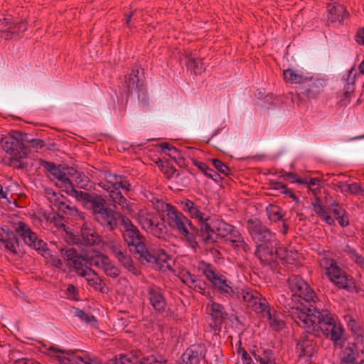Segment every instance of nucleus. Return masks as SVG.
<instances>
[{
    "label": "nucleus",
    "instance_id": "nucleus-28",
    "mask_svg": "<svg viewBox=\"0 0 364 364\" xmlns=\"http://www.w3.org/2000/svg\"><path fill=\"white\" fill-rule=\"evenodd\" d=\"M278 245L276 247H274V249L275 248V252L274 253L273 252L274 256V260L270 263H264V264L272 266V263L275 262L277 257L282 260L284 264H291L294 261V254L292 251H289L286 247Z\"/></svg>",
    "mask_w": 364,
    "mask_h": 364
},
{
    "label": "nucleus",
    "instance_id": "nucleus-51",
    "mask_svg": "<svg viewBox=\"0 0 364 364\" xmlns=\"http://www.w3.org/2000/svg\"><path fill=\"white\" fill-rule=\"evenodd\" d=\"M363 191H364V189L360 187V186L356 183H353L351 184H349L348 187V192L352 194H360L363 193Z\"/></svg>",
    "mask_w": 364,
    "mask_h": 364
},
{
    "label": "nucleus",
    "instance_id": "nucleus-32",
    "mask_svg": "<svg viewBox=\"0 0 364 364\" xmlns=\"http://www.w3.org/2000/svg\"><path fill=\"white\" fill-rule=\"evenodd\" d=\"M314 212L323 219L328 225H335L334 219L328 214L326 206L321 203L319 198L316 197L314 202L312 203Z\"/></svg>",
    "mask_w": 364,
    "mask_h": 364
},
{
    "label": "nucleus",
    "instance_id": "nucleus-5",
    "mask_svg": "<svg viewBox=\"0 0 364 364\" xmlns=\"http://www.w3.org/2000/svg\"><path fill=\"white\" fill-rule=\"evenodd\" d=\"M198 269L211 282L213 287L227 298L244 302L243 293L245 291H254L250 288H235L231 281L218 272L212 264L204 261L198 262Z\"/></svg>",
    "mask_w": 364,
    "mask_h": 364
},
{
    "label": "nucleus",
    "instance_id": "nucleus-19",
    "mask_svg": "<svg viewBox=\"0 0 364 364\" xmlns=\"http://www.w3.org/2000/svg\"><path fill=\"white\" fill-rule=\"evenodd\" d=\"M147 297L152 309L159 314H163L167 309V300L164 290L154 284L146 288Z\"/></svg>",
    "mask_w": 364,
    "mask_h": 364
},
{
    "label": "nucleus",
    "instance_id": "nucleus-21",
    "mask_svg": "<svg viewBox=\"0 0 364 364\" xmlns=\"http://www.w3.org/2000/svg\"><path fill=\"white\" fill-rule=\"evenodd\" d=\"M323 81L311 76L308 83L299 86L298 88V96L303 95L308 99H316L323 90Z\"/></svg>",
    "mask_w": 364,
    "mask_h": 364
},
{
    "label": "nucleus",
    "instance_id": "nucleus-16",
    "mask_svg": "<svg viewBox=\"0 0 364 364\" xmlns=\"http://www.w3.org/2000/svg\"><path fill=\"white\" fill-rule=\"evenodd\" d=\"M89 265L100 269L109 277L117 278L121 273L117 265L105 255L99 252H93L88 257Z\"/></svg>",
    "mask_w": 364,
    "mask_h": 364
},
{
    "label": "nucleus",
    "instance_id": "nucleus-3",
    "mask_svg": "<svg viewBox=\"0 0 364 364\" xmlns=\"http://www.w3.org/2000/svg\"><path fill=\"white\" fill-rule=\"evenodd\" d=\"M65 192L75 198L77 200L81 202L87 208L90 209L95 220L103 227L112 230L117 226V221L115 218V213L112 210L105 207L104 199L99 198L96 195L77 191L74 188L73 183Z\"/></svg>",
    "mask_w": 364,
    "mask_h": 364
},
{
    "label": "nucleus",
    "instance_id": "nucleus-14",
    "mask_svg": "<svg viewBox=\"0 0 364 364\" xmlns=\"http://www.w3.org/2000/svg\"><path fill=\"white\" fill-rule=\"evenodd\" d=\"M15 233L25 245L41 252L47 250L46 243L23 222H18L14 229Z\"/></svg>",
    "mask_w": 364,
    "mask_h": 364
},
{
    "label": "nucleus",
    "instance_id": "nucleus-37",
    "mask_svg": "<svg viewBox=\"0 0 364 364\" xmlns=\"http://www.w3.org/2000/svg\"><path fill=\"white\" fill-rule=\"evenodd\" d=\"M7 27L6 29L9 32L15 33L18 31H25L26 29V26L23 23H12L10 22V19L7 18H0V30Z\"/></svg>",
    "mask_w": 364,
    "mask_h": 364
},
{
    "label": "nucleus",
    "instance_id": "nucleus-41",
    "mask_svg": "<svg viewBox=\"0 0 364 364\" xmlns=\"http://www.w3.org/2000/svg\"><path fill=\"white\" fill-rule=\"evenodd\" d=\"M74 314L76 317L79 318L80 321L85 323L89 324L91 326H96L97 321L94 316L87 314L84 311L77 308L75 309Z\"/></svg>",
    "mask_w": 364,
    "mask_h": 364
},
{
    "label": "nucleus",
    "instance_id": "nucleus-15",
    "mask_svg": "<svg viewBox=\"0 0 364 364\" xmlns=\"http://www.w3.org/2000/svg\"><path fill=\"white\" fill-rule=\"evenodd\" d=\"M139 259L143 262L144 261L151 264L155 269L160 270H166L171 267L170 262L171 261L169 256L161 249L146 248L139 256Z\"/></svg>",
    "mask_w": 364,
    "mask_h": 364
},
{
    "label": "nucleus",
    "instance_id": "nucleus-11",
    "mask_svg": "<svg viewBox=\"0 0 364 364\" xmlns=\"http://www.w3.org/2000/svg\"><path fill=\"white\" fill-rule=\"evenodd\" d=\"M320 265L325 269L328 279L338 288L348 290L354 287L352 277L347 275L334 259L323 257L321 259Z\"/></svg>",
    "mask_w": 364,
    "mask_h": 364
},
{
    "label": "nucleus",
    "instance_id": "nucleus-40",
    "mask_svg": "<svg viewBox=\"0 0 364 364\" xmlns=\"http://www.w3.org/2000/svg\"><path fill=\"white\" fill-rule=\"evenodd\" d=\"M104 248L105 250L113 254L115 258L125 250L119 241L113 240L105 242Z\"/></svg>",
    "mask_w": 364,
    "mask_h": 364
},
{
    "label": "nucleus",
    "instance_id": "nucleus-43",
    "mask_svg": "<svg viewBox=\"0 0 364 364\" xmlns=\"http://www.w3.org/2000/svg\"><path fill=\"white\" fill-rule=\"evenodd\" d=\"M296 350L300 353V356H311L313 348L309 343L306 341H300L296 345Z\"/></svg>",
    "mask_w": 364,
    "mask_h": 364
},
{
    "label": "nucleus",
    "instance_id": "nucleus-30",
    "mask_svg": "<svg viewBox=\"0 0 364 364\" xmlns=\"http://www.w3.org/2000/svg\"><path fill=\"white\" fill-rule=\"evenodd\" d=\"M341 364H364V358H359L353 347H345L341 354Z\"/></svg>",
    "mask_w": 364,
    "mask_h": 364
},
{
    "label": "nucleus",
    "instance_id": "nucleus-56",
    "mask_svg": "<svg viewBox=\"0 0 364 364\" xmlns=\"http://www.w3.org/2000/svg\"><path fill=\"white\" fill-rule=\"evenodd\" d=\"M351 259L363 270H364V257L363 256L357 253L356 256H355V257H353Z\"/></svg>",
    "mask_w": 364,
    "mask_h": 364
},
{
    "label": "nucleus",
    "instance_id": "nucleus-54",
    "mask_svg": "<svg viewBox=\"0 0 364 364\" xmlns=\"http://www.w3.org/2000/svg\"><path fill=\"white\" fill-rule=\"evenodd\" d=\"M284 177L285 179H292L294 181L299 184H301V183H306V181H302V178H299L296 174L293 173H286L284 175Z\"/></svg>",
    "mask_w": 364,
    "mask_h": 364
},
{
    "label": "nucleus",
    "instance_id": "nucleus-60",
    "mask_svg": "<svg viewBox=\"0 0 364 364\" xmlns=\"http://www.w3.org/2000/svg\"><path fill=\"white\" fill-rule=\"evenodd\" d=\"M194 164L199 168V170L201 171V172L203 173L204 175L209 168L205 163L200 161H195Z\"/></svg>",
    "mask_w": 364,
    "mask_h": 364
},
{
    "label": "nucleus",
    "instance_id": "nucleus-31",
    "mask_svg": "<svg viewBox=\"0 0 364 364\" xmlns=\"http://www.w3.org/2000/svg\"><path fill=\"white\" fill-rule=\"evenodd\" d=\"M157 215L154 213L141 210L138 214L137 219L142 229L149 232L154 223L157 222Z\"/></svg>",
    "mask_w": 364,
    "mask_h": 364
},
{
    "label": "nucleus",
    "instance_id": "nucleus-33",
    "mask_svg": "<svg viewBox=\"0 0 364 364\" xmlns=\"http://www.w3.org/2000/svg\"><path fill=\"white\" fill-rule=\"evenodd\" d=\"M139 69L133 68L127 77H126V86L129 92L139 90L142 85L139 77Z\"/></svg>",
    "mask_w": 364,
    "mask_h": 364
},
{
    "label": "nucleus",
    "instance_id": "nucleus-53",
    "mask_svg": "<svg viewBox=\"0 0 364 364\" xmlns=\"http://www.w3.org/2000/svg\"><path fill=\"white\" fill-rule=\"evenodd\" d=\"M205 176L210 178L215 182H219L222 179L220 176L215 171L210 168H208L206 173H205Z\"/></svg>",
    "mask_w": 364,
    "mask_h": 364
},
{
    "label": "nucleus",
    "instance_id": "nucleus-12",
    "mask_svg": "<svg viewBox=\"0 0 364 364\" xmlns=\"http://www.w3.org/2000/svg\"><path fill=\"white\" fill-rule=\"evenodd\" d=\"M1 146L10 156L13 161L19 162L27 155L26 149L22 141L21 133L14 132L12 134L1 138Z\"/></svg>",
    "mask_w": 364,
    "mask_h": 364
},
{
    "label": "nucleus",
    "instance_id": "nucleus-23",
    "mask_svg": "<svg viewBox=\"0 0 364 364\" xmlns=\"http://www.w3.org/2000/svg\"><path fill=\"white\" fill-rule=\"evenodd\" d=\"M284 80L291 84L305 85L311 80V75L303 69L288 68L283 71Z\"/></svg>",
    "mask_w": 364,
    "mask_h": 364
},
{
    "label": "nucleus",
    "instance_id": "nucleus-13",
    "mask_svg": "<svg viewBox=\"0 0 364 364\" xmlns=\"http://www.w3.org/2000/svg\"><path fill=\"white\" fill-rule=\"evenodd\" d=\"M48 354L56 357L60 364H75L77 361L84 364H102L95 356L86 353L83 357L74 355L72 350H63L55 346L48 349Z\"/></svg>",
    "mask_w": 364,
    "mask_h": 364
},
{
    "label": "nucleus",
    "instance_id": "nucleus-50",
    "mask_svg": "<svg viewBox=\"0 0 364 364\" xmlns=\"http://www.w3.org/2000/svg\"><path fill=\"white\" fill-rule=\"evenodd\" d=\"M134 364H163V363L161 360H158L155 356L150 355L136 360Z\"/></svg>",
    "mask_w": 364,
    "mask_h": 364
},
{
    "label": "nucleus",
    "instance_id": "nucleus-6",
    "mask_svg": "<svg viewBox=\"0 0 364 364\" xmlns=\"http://www.w3.org/2000/svg\"><path fill=\"white\" fill-rule=\"evenodd\" d=\"M164 210L166 213V222L168 226L177 231L181 237L187 242L189 247L196 250L198 247V243L196 240V235L195 234L196 228L192 222L171 204L166 203Z\"/></svg>",
    "mask_w": 364,
    "mask_h": 364
},
{
    "label": "nucleus",
    "instance_id": "nucleus-44",
    "mask_svg": "<svg viewBox=\"0 0 364 364\" xmlns=\"http://www.w3.org/2000/svg\"><path fill=\"white\" fill-rule=\"evenodd\" d=\"M353 91L352 86L348 85L346 90L343 92V93L339 96V105L340 106H346L350 101V94Z\"/></svg>",
    "mask_w": 364,
    "mask_h": 364
},
{
    "label": "nucleus",
    "instance_id": "nucleus-18",
    "mask_svg": "<svg viewBox=\"0 0 364 364\" xmlns=\"http://www.w3.org/2000/svg\"><path fill=\"white\" fill-rule=\"evenodd\" d=\"M42 166L46 169L50 179L55 182V185L62 188L64 191L73 183L70 178L54 163L49 161H42Z\"/></svg>",
    "mask_w": 364,
    "mask_h": 364
},
{
    "label": "nucleus",
    "instance_id": "nucleus-64",
    "mask_svg": "<svg viewBox=\"0 0 364 364\" xmlns=\"http://www.w3.org/2000/svg\"><path fill=\"white\" fill-rule=\"evenodd\" d=\"M63 264L62 262L60 259H58L55 262V266L57 267L60 268L62 267Z\"/></svg>",
    "mask_w": 364,
    "mask_h": 364
},
{
    "label": "nucleus",
    "instance_id": "nucleus-52",
    "mask_svg": "<svg viewBox=\"0 0 364 364\" xmlns=\"http://www.w3.org/2000/svg\"><path fill=\"white\" fill-rule=\"evenodd\" d=\"M77 294V288L73 284H69L66 289L67 296L70 299H75Z\"/></svg>",
    "mask_w": 364,
    "mask_h": 364
},
{
    "label": "nucleus",
    "instance_id": "nucleus-7",
    "mask_svg": "<svg viewBox=\"0 0 364 364\" xmlns=\"http://www.w3.org/2000/svg\"><path fill=\"white\" fill-rule=\"evenodd\" d=\"M244 304L247 308L260 314L264 318L269 321L270 327L274 331L283 328L284 323L280 316L271 309L267 299L257 291H245L243 293Z\"/></svg>",
    "mask_w": 364,
    "mask_h": 364
},
{
    "label": "nucleus",
    "instance_id": "nucleus-35",
    "mask_svg": "<svg viewBox=\"0 0 364 364\" xmlns=\"http://www.w3.org/2000/svg\"><path fill=\"white\" fill-rule=\"evenodd\" d=\"M187 58V66L195 74H200L205 70V67L202 60L196 58L195 55L190 54Z\"/></svg>",
    "mask_w": 364,
    "mask_h": 364
},
{
    "label": "nucleus",
    "instance_id": "nucleus-29",
    "mask_svg": "<svg viewBox=\"0 0 364 364\" xmlns=\"http://www.w3.org/2000/svg\"><path fill=\"white\" fill-rule=\"evenodd\" d=\"M116 259L123 267L134 275L138 276L141 274L139 269L133 261L132 257L127 253L126 250L117 256Z\"/></svg>",
    "mask_w": 364,
    "mask_h": 364
},
{
    "label": "nucleus",
    "instance_id": "nucleus-39",
    "mask_svg": "<svg viewBox=\"0 0 364 364\" xmlns=\"http://www.w3.org/2000/svg\"><path fill=\"white\" fill-rule=\"evenodd\" d=\"M167 228L164 222H159L157 218V222L154 223L153 226L149 231V233L153 235L158 238L164 239L167 235Z\"/></svg>",
    "mask_w": 364,
    "mask_h": 364
},
{
    "label": "nucleus",
    "instance_id": "nucleus-47",
    "mask_svg": "<svg viewBox=\"0 0 364 364\" xmlns=\"http://www.w3.org/2000/svg\"><path fill=\"white\" fill-rule=\"evenodd\" d=\"M269 218L274 221L282 220L283 215L277 206H272L268 210Z\"/></svg>",
    "mask_w": 364,
    "mask_h": 364
},
{
    "label": "nucleus",
    "instance_id": "nucleus-38",
    "mask_svg": "<svg viewBox=\"0 0 364 364\" xmlns=\"http://www.w3.org/2000/svg\"><path fill=\"white\" fill-rule=\"evenodd\" d=\"M160 146L162 151L175 160L177 164H181V160L183 159V157L181 152L176 147L171 146L168 143H162Z\"/></svg>",
    "mask_w": 364,
    "mask_h": 364
},
{
    "label": "nucleus",
    "instance_id": "nucleus-26",
    "mask_svg": "<svg viewBox=\"0 0 364 364\" xmlns=\"http://www.w3.org/2000/svg\"><path fill=\"white\" fill-rule=\"evenodd\" d=\"M207 308L210 309V315L215 325H220L226 318L228 314L221 304L210 301L207 304Z\"/></svg>",
    "mask_w": 364,
    "mask_h": 364
},
{
    "label": "nucleus",
    "instance_id": "nucleus-4",
    "mask_svg": "<svg viewBox=\"0 0 364 364\" xmlns=\"http://www.w3.org/2000/svg\"><path fill=\"white\" fill-rule=\"evenodd\" d=\"M247 228L257 244L256 256L262 263H270L274 257V247L278 245L275 235L257 220H248Z\"/></svg>",
    "mask_w": 364,
    "mask_h": 364
},
{
    "label": "nucleus",
    "instance_id": "nucleus-27",
    "mask_svg": "<svg viewBox=\"0 0 364 364\" xmlns=\"http://www.w3.org/2000/svg\"><path fill=\"white\" fill-rule=\"evenodd\" d=\"M0 244L12 254H17L18 242L13 233H5L0 231Z\"/></svg>",
    "mask_w": 364,
    "mask_h": 364
},
{
    "label": "nucleus",
    "instance_id": "nucleus-9",
    "mask_svg": "<svg viewBox=\"0 0 364 364\" xmlns=\"http://www.w3.org/2000/svg\"><path fill=\"white\" fill-rule=\"evenodd\" d=\"M60 252L68 265L73 268L78 275L85 277L90 285L96 287L100 284L97 274L89 265L88 257L92 253L84 257L79 255L74 248H60Z\"/></svg>",
    "mask_w": 364,
    "mask_h": 364
},
{
    "label": "nucleus",
    "instance_id": "nucleus-22",
    "mask_svg": "<svg viewBox=\"0 0 364 364\" xmlns=\"http://www.w3.org/2000/svg\"><path fill=\"white\" fill-rule=\"evenodd\" d=\"M206 352L205 346L203 344H195L191 346L181 356L183 364H198L205 358Z\"/></svg>",
    "mask_w": 364,
    "mask_h": 364
},
{
    "label": "nucleus",
    "instance_id": "nucleus-1",
    "mask_svg": "<svg viewBox=\"0 0 364 364\" xmlns=\"http://www.w3.org/2000/svg\"><path fill=\"white\" fill-rule=\"evenodd\" d=\"M287 282L291 294L279 299L286 316L309 333L317 336L323 334L338 341L343 333L342 326L323 309V303L309 284L298 275L290 276Z\"/></svg>",
    "mask_w": 364,
    "mask_h": 364
},
{
    "label": "nucleus",
    "instance_id": "nucleus-25",
    "mask_svg": "<svg viewBox=\"0 0 364 364\" xmlns=\"http://www.w3.org/2000/svg\"><path fill=\"white\" fill-rule=\"evenodd\" d=\"M328 19L331 22H341L347 16L345 7L340 4H328Z\"/></svg>",
    "mask_w": 364,
    "mask_h": 364
},
{
    "label": "nucleus",
    "instance_id": "nucleus-20",
    "mask_svg": "<svg viewBox=\"0 0 364 364\" xmlns=\"http://www.w3.org/2000/svg\"><path fill=\"white\" fill-rule=\"evenodd\" d=\"M46 194L51 205L55 208L58 211L61 212L63 215H75L77 210L76 208L71 204V203L66 199L63 196L56 193L50 190L46 191Z\"/></svg>",
    "mask_w": 364,
    "mask_h": 364
},
{
    "label": "nucleus",
    "instance_id": "nucleus-61",
    "mask_svg": "<svg viewBox=\"0 0 364 364\" xmlns=\"http://www.w3.org/2000/svg\"><path fill=\"white\" fill-rule=\"evenodd\" d=\"M119 361L122 364H127L129 363H132V360H131V359L127 355L124 354H120L119 355Z\"/></svg>",
    "mask_w": 364,
    "mask_h": 364
},
{
    "label": "nucleus",
    "instance_id": "nucleus-57",
    "mask_svg": "<svg viewBox=\"0 0 364 364\" xmlns=\"http://www.w3.org/2000/svg\"><path fill=\"white\" fill-rule=\"evenodd\" d=\"M343 251L349 256L350 259L355 257V256H356V254L358 253L355 249H353V247L348 245L344 247Z\"/></svg>",
    "mask_w": 364,
    "mask_h": 364
},
{
    "label": "nucleus",
    "instance_id": "nucleus-10",
    "mask_svg": "<svg viewBox=\"0 0 364 364\" xmlns=\"http://www.w3.org/2000/svg\"><path fill=\"white\" fill-rule=\"evenodd\" d=\"M114 213L117 223V226L113 230H114L118 225H120L122 228V231L123 232V237L125 242L129 247H134L135 254L139 256L146 248V246L144 243V237L128 218L115 212Z\"/></svg>",
    "mask_w": 364,
    "mask_h": 364
},
{
    "label": "nucleus",
    "instance_id": "nucleus-36",
    "mask_svg": "<svg viewBox=\"0 0 364 364\" xmlns=\"http://www.w3.org/2000/svg\"><path fill=\"white\" fill-rule=\"evenodd\" d=\"M73 183H75L77 187L87 189L90 187V180L83 173L75 171L70 178Z\"/></svg>",
    "mask_w": 364,
    "mask_h": 364
},
{
    "label": "nucleus",
    "instance_id": "nucleus-34",
    "mask_svg": "<svg viewBox=\"0 0 364 364\" xmlns=\"http://www.w3.org/2000/svg\"><path fill=\"white\" fill-rule=\"evenodd\" d=\"M252 355L259 364H277L274 354L272 350L254 352Z\"/></svg>",
    "mask_w": 364,
    "mask_h": 364
},
{
    "label": "nucleus",
    "instance_id": "nucleus-58",
    "mask_svg": "<svg viewBox=\"0 0 364 364\" xmlns=\"http://www.w3.org/2000/svg\"><path fill=\"white\" fill-rule=\"evenodd\" d=\"M355 40L359 44L364 45V28L359 29L357 31Z\"/></svg>",
    "mask_w": 364,
    "mask_h": 364
},
{
    "label": "nucleus",
    "instance_id": "nucleus-46",
    "mask_svg": "<svg viewBox=\"0 0 364 364\" xmlns=\"http://www.w3.org/2000/svg\"><path fill=\"white\" fill-rule=\"evenodd\" d=\"M302 181H306V183H301V184L306 185L309 188L317 186L319 187L321 180L318 178H305ZM319 191V188L312 189V192L314 195H316Z\"/></svg>",
    "mask_w": 364,
    "mask_h": 364
},
{
    "label": "nucleus",
    "instance_id": "nucleus-42",
    "mask_svg": "<svg viewBox=\"0 0 364 364\" xmlns=\"http://www.w3.org/2000/svg\"><path fill=\"white\" fill-rule=\"evenodd\" d=\"M272 189L277 191L280 193L289 195V196L294 200L298 201V198L296 195L292 193L286 185L281 182H273L272 183Z\"/></svg>",
    "mask_w": 364,
    "mask_h": 364
},
{
    "label": "nucleus",
    "instance_id": "nucleus-45",
    "mask_svg": "<svg viewBox=\"0 0 364 364\" xmlns=\"http://www.w3.org/2000/svg\"><path fill=\"white\" fill-rule=\"evenodd\" d=\"M212 163L218 171L224 174L225 176L229 175L230 170L223 161L219 159H212Z\"/></svg>",
    "mask_w": 364,
    "mask_h": 364
},
{
    "label": "nucleus",
    "instance_id": "nucleus-49",
    "mask_svg": "<svg viewBox=\"0 0 364 364\" xmlns=\"http://www.w3.org/2000/svg\"><path fill=\"white\" fill-rule=\"evenodd\" d=\"M264 349H258L257 350H254L252 352H251V354H252V353L254 352H258L259 350H264ZM253 358L256 360V359L254 358L253 355H252V356L247 352L245 351V350H242V356H241V360H242V364H255L254 360H253Z\"/></svg>",
    "mask_w": 364,
    "mask_h": 364
},
{
    "label": "nucleus",
    "instance_id": "nucleus-59",
    "mask_svg": "<svg viewBox=\"0 0 364 364\" xmlns=\"http://www.w3.org/2000/svg\"><path fill=\"white\" fill-rule=\"evenodd\" d=\"M336 187L340 190L342 193H348V187L349 184L346 182H338L336 184Z\"/></svg>",
    "mask_w": 364,
    "mask_h": 364
},
{
    "label": "nucleus",
    "instance_id": "nucleus-17",
    "mask_svg": "<svg viewBox=\"0 0 364 364\" xmlns=\"http://www.w3.org/2000/svg\"><path fill=\"white\" fill-rule=\"evenodd\" d=\"M70 242L77 246H95L100 245L102 239L90 225L84 224L80 234L71 236Z\"/></svg>",
    "mask_w": 364,
    "mask_h": 364
},
{
    "label": "nucleus",
    "instance_id": "nucleus-8",
    "mask_svg": "<svg viewBox=\"0 0 364 364\" xmlns=\"http://www.w3.org/2000/svg\"><path fill=\"white\" fill-rule=\"evenodd\" d=\"M98 186L109 193V196L114 204L119 205L128 213L132 211L131 205L121 193V190L127 192L130 189V183L125 176L106 173L105 181H100Z\"/></svg>",
    "mask_w": 364,
    "mask_h": 364
},
{
    "label": "nucleus",
    "instance_id": "nucleus-24",
    "mask_svg": "<svg viewBox=\"0 0 364 364\" xmlns=\"http://www.w3.org/2000/svg\"><path fill=\"white\" fill-rule=\"evenodd\" d=\"M178 277L182 282L196 291L201 292L205 289L206 284L205 282L198 279L195 274H191L187 270H182L179 273Z\"/></svg>",
    "mask_w": 364,
    "mask_h": 364
},
{
    "label": "nucleus",
    "instance_id": "nucleus-48",
    "mask_svg": "<svg viewBox=\"0 0 364 364\" xmlns=\"http://www.w3.org/2000/svg\"><path fill=\"white\" fill-rule=\"evenodd\" d=\"M329 208L333 212L336 218L340 215H343L346 212L345 209H343L336 200H333L329 205Z\"/></svg>",
    "mask_w": 364,
    "mask_h": 364
},
{
    "label": "nucleus",
    "instance_id": "nucleus-63",
    "mask_svg": "<svg viewBox=\"0 0 364 364\" xmlns=\"http://www.w3.org/2000/svg\"><path fill=\"white\" fill-rule=\"evenodd\" d=\"M359 72L360 74H364V59L362 60V62L359 65Z\"/></svg>",
    "mask_w": 364,
    "mask_h": 364
},
{
    "label": "nucleus",
    "instance_id": "nucleus-2",
    "mask_svg": "<svg viewBox=\"0 0 364 364\" xmlns=\"http://www.w3.org/2000/svg\"><path fill=\"white\" fill-rule=\"evenodd\" d=\"M180 205L181 209L198 223V237L204 245H213L217 242L218 237H221L230 242L237 251L250 252V246L234 226L203 211L200 207L191 200L183 199L180 201Z\"/></svg>",
    "mask_w": 364,
    "mask_h": 364
},
{
    "label": "nucleus",
    "instance_id": "nucleus-62",
    "mask_svg": "<svg viewBox=\"0 0 364 364\" xmlns=\"http://www.w3.org/2000/svg\"><path fill=\"white\" fill-rule=\"evenodd\" d=\"M135 14H136V11L132 12L130 14H125V21H126L125 23H126V25L127 26L131 27V25L129 24V22H130V21L132 19V17L133 16H134Z\"/></svg>",
    "mask_w": 364,
    "mask_h": 364
},
{
    "label": "nucleus",
    "instance_id": "nucleus-55",
    "mask_svg": "<svg viewBox=\"0 0 364 364\" xmlns=\"http://www.w3.org/2000/svg\"><path fill=\"white\" fill-rule=\"evenodd\" d=\"M336 219L337 220L339 225L343 228L347 227L349 225V219L346 213L344 214L343 215L336 217Z\"/></svg>",
    "mask_w": 364,
    "mask_h": 364
}]
</instances>
